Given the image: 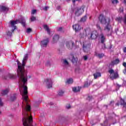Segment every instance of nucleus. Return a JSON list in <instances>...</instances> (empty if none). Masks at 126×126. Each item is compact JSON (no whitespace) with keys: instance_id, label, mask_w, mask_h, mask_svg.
Here are the masks:
<instances>
[{"instance_id":"473e14b6","label":"nucleus","mask_w":126,"mask_h":126,"mask_svg":"<svg viewBox=\"0 0 126 126\" xmlns=\"http://www.w3.org/2000/svg\"><path fill=\"white\" fill-rule=\"evenodd\" d=\"M123 22L125 24H126V14L124 16V17L123 18Z\"/></svg>"},{"instance_id":"9b49d317","label":"nucleus","mask_w":126,"mask_h":126,"mask_svg":"<svg viewBox=\"0 0 126 126\" xmlns=\"http://www.w3.org/2000/svg\"><path fill=\"white\" fill-rule=\"evenodd\" d=\"M16 78V75H13L12 74H8L7 76H5L4 77V79H15Z\"/></svg>"},{"instance_id":"b1692460","label":"nucleus","mask_w":126,"mask_h":126,"mask_svg":"<svg viewBox=\"0 0 126 126\" xmlns=\"http://www.w3.org/2000/svg\"><path fill=\"white\" fill-rule=\"evenodd\" d=\"M44 29L47 32L50 34V29L46 25L43 26Z\"/></svg>"},{"instance_id":"c9c22d12","label":"nucleus","mask_w":126,"mask_h":126,"mask_svg":"<svg viewBox=\"0 0 126 126\" xmlns=\"http://www.w3.org/2000/svg\"><path fill=\"white\" fill-rule=\"evenodd\" d=\"M96 28L98 30H100V31H101V27H100V26L99 25H96Z\"/></svg>"},{"instance_id":"79ce46f5","label":"nucleus","mask_w":126,"mask_h":126,"mask_svg":"<svg viewBox=\"0 0 126 126\" xmlns=\"http://www.w3.org/2000/svg\"><path fill=\"white\" fill-rule=\"evenodd\" d=\"M66 108L67 109H70V104L67 105L66 106Z\"/></svg>"},{"instance_id":"9d476101","label":"nucleus","mask_w":126,"mask_h":126,"mask_svg":"<svg viewBox=\"0 0 126 126\" xmlns=\"http://www.w3.org/2000/svg\"><path fill=\"white\" fill-rule=\"evenodd\" d=\"M66 46L68 49H71L74 45V42L72 41H66L65 42Z\"/></svg>"},{"instance_id":"bb28decb","label":"nucleus","mask_w":126,"mask_h":126,"mask_svg":"<svg viewBox=\"0 0 126 126\" xmlns=\"http://www.w3.org/2000/svg\"><path fill=\"white\" fill-rule=\"evenodd\" d=\"M87 19V16L85 15L84 17L81 19L80 21H81L82 22H85V21H86Z\"/></svg>"},{"instance_id":"49530a36","label":"nucleus","mask_w":126,"mask_h":126,"mask_svg":"<svg viewBox=\"0 0 126 126\" xmlns=\"http://www.w3.org/2000/svg\"><path fill=\"white\" fill-rule=\"evenodd\" d=\"M62 30H63V28L62 27H60V28H59L58 30V31H61Z\"/></svg>"},{"instance_id":"09e8293b","label":"nucleus","mask_w":126,"mask_h":126,"mask_svg":"<svg viewBox=\"0 0 126 126\" xmlns=\"http://www.w3.org/2000/svg\"><path fill=\"white\" fill-rule=\"evenodd\" d=\"M123 51H124V53H126V47L124 48Z\"/></svg>"},{"instance_id":"5fc2aeb1","label":"nucleus","mask_w":126,"mask_h":126,"mask_svg":"<svg viewBox=\"0 0 126 126\" xmlns=\"http://www.w3.org/2000/svg\"><path fill=\"white\" fill-rule=\"evenodd\" d=\"M61 8L60 6H58V9H60Z\"/></svg>"},{"instance_id":"f03ea898","label":"nucleus","mask_w":126,"mask_h":126,"mask_svg":"<svg viewBox=\"0 0 126 126\" xmlns=\"http://www.w3.org/2000/svg\"><path fill=\"white\" fill-rule=\"evenodd\" d=\"M98 19L101 24H105L106 25L104 31L109 32V34H108V35H111L113 31L112 29H111V25H110L111 19L109 18H104V15L100 14L98 17Z\"/></svg>"},{"instance_id":"a18cd8bd","label":"nucleus","mask_w":126,"mask_h":126,"mask_svg":"<svg viewBox=\"0 0 126 126\" xmlns=\"http://www.w3.org/2000/svg\"><path fill=\"white\" fill-rule=\"evenodd\" d=\"M123 85L124 86H126V81H123Z\"/></svg>"},{"instance_id":"72a5a7b5","label":"nucleus","mask_w":126,"mask_h":126,"mask_svg":"<svg viewBox=\"0 0 126 126\" xmlns=\"http://www.w3.org/2000/svg\"><path fill=\"white\" fill-rule=\"evenodd\" d=\"M37 12V10L33 9L32 11V14H35Z\"/></svg>"},{"instance_id":"37998d69","label":"nucleus","mask_w":126,"mask_h":126,"mask_svg":"<svg viewBox=\"0 0 126 126\" xmlns=\"http://www.w3.org/2000/svg\"><path fill=\"white\" fill-rule=\"evenodd\" d=\"M46 65H47V66H49V65H51V63H50V62H47Z\"/></svg>"},{"instance_id":"3c124183","label":"nucleus","mask_w":126,"mask_h":126,"mask_svg":"<svg viewBox=\"0 0 126 126\" xmlns=\"http://www.w3.org/2000/svg\"><path fill=\"white\" fill-rule=\"evenodd\" d=\"M124 3L126 5V0H124Z\"/></svg>"},{"instance_id":"f257e3e1","label":"nucleus","mask_w":126,"mask_h":126,"mask_svg":"<svg viewBox=\"0 0 126 126\" xmlns=\"http://www.w3.org/2000/svg\"><path fill=\"white\" fill-rule=\"evenodd\" d=\"M17 74L19 78V90L23 101L22 105L23 108V116H24L23 125L24 126H33L32 125L33 118L32 116H29V114L27 113V112H29L31 110V107L29 103L28 95H27V94L28 93V91H27V79L31 78L32 75H29L27 77V74L24 68L22 74L20 73V72H18V69Z\"/></svg>"},{"instance_id":"dca6fc26","label":"nucleus","mask_w":126,"mask_h":126,"mask_svg":"<svg viewBox=\"0 0 126 126\" xmlns=\"http://www.w3.org/2000/svg\"><path fill=\"white\" fill-rule=\"evenodd\" d=\"M0 9L1 11H3V12H6V11H8V7L5 6H0Z\"/></svg>"},{"instance_id":"a19ab883","label":"nucleus","mask_w":126,"mask_h":126,"mask_svg":"<svg viewBox=\"0 0 126 126\" xmlns=\"http://www.w3.org/2000/svg\"><path fill=\"white\" fill-rule=\"evenodd\" d=\"M123 66H124V67H125V68H126V62L123 63Z\"/></svg>"},{"instance_id":"aec40b11","label":"nucleus","mask_w":126,"mask_h":126,"mask_svg":"<svg viewBox=\"0 0 126 126\" xmlns=\"http://www.w3.org/2000/svg\"><path fill=\"white\" fill-rule=\"evenodd\" d=\"M64 94V91H63V90H60L58 92V96H63Z\"/></svg>"},{"instance_id":"58836bf2","label":"nucleus","mask_w":126,"mask_h":126,"mask_svg":"<svg viewBox=\"0 0 126 126\" xmlns=\"http://www.w3.org/2000/svg\"><path fill=\"white\" fill-rule=\"evenodd\" d=\"M83 59L85 61H87V59H88V57H87V56H85L83 57Z\"/></svg>"},{"instance_id":"423d86ee","label":"nucleus","mask_w":126,"mask_h":126,"mask_svg":"<svg viewBox=\"0 0 126 126\" xmlns=\"http://www.w3.org/2000/svg\"><path fill=\"white\" fill-rule=\"evenodd\" d=\"M108 72L110 74V77L111 79H117V78H119L118 72H115L114 70L110 69L108 70Z\"/></svg>"},{"instance_id":"de8ad7c7","label":"nucleus","mask_w":126,"mask_h":126,"mask_svg":"<svg viewBox=\"0 0 126 126\" xmlns=\"http://www.w3.org/2000/svg\"><path fill=\"white\" fill-rule=\"evenodd\" d=\"M124 74H126V68H125V70L123 71Z\"/></svg>"},{"instance_id":"f704fd0d","label":"nucleus","mask_w":126,"mask_h":126,"mask_svg":"<svg viewBox=\"0 0 126 126\" xmlns=\"http://www.w3.org/2000/svg\"><path fill=\"white\" fill-rule=\"evenodd\" d=\"M32 31V30L31 28H29L27 30V33H30Z\"/></svg>"},{"instance_id":"2f4dec72","label":"nucleus","mask_w":126,"mask_h":126,"mask_svg":"<svg viewBox=\"0 0 126 126\" xmlns=\"http://www.w3.org/2000/svg\"><path fill=\"white\" fill-rule=\"evenodd\" d=\"M112 3L116 4L119 3V1L118 0H112Z\"/></svg>"},{"instance_id":"4c0bfd02","label":"nucleus","mask_w":126,"mask_h":126,"mask_svg":"<svg viewBox=\"0 0 126 126\" xmlns=\"http://www.w3.org/2000/svg\"><path fill=\"white\" fill-rule=\"evenodd\" d=\"M7 35H8V36H11L12 35V33L10 32H8L7 33Z\"/></svg>"},{"instance_id":"864d4df0","label":"nucleus","mask_w":126,"mask_h":126,"mask_svg":"<svg viewBox=\"0 0 126 126\" xmlns=\"http://www.w3.org/2000/svg\"><path fill=\"white\" fill-rule=\"evenodd\" d=\"M105 125H106V122H104V124L103 125V126H105Z\"/></svg>"},{"instance_id":"f8f14e48","label":"nucleus","mask_w":126,"mask_h":126,"mask_svg":"<svg viewBox=\"0 0 126 126\" xmlns=\"http://www.w3.org/2000/svg\"><path fill=\"white\" fill-rule=\"evenodd\" d=\"M48 43H49V39H46L41 41L40 43V45L41 47H47V45H48Z\"/></svg>"},{"instance_id":"603ef678","label":"nucleus","mask_w":126,"mask_h":126,"mask_svg":"<svg viewBox=\"0 0 126 126\" xmlns=\"http://www.w3.org/2000/svg\"><path fill=\"white\" fill-rule=\"evenodd\" d=\"M50 105H54V103H53V102H50Z\"/></svg>"},{"instance_id":"ddd939ff","label":"nucleus","mask_w":126,"mask_h":126,"mask_svg":"<svg viewBox=\"0 0 126 126\" xmlns=\"http://www.w3.org/2000/svg\"><path fill=\"white\" fill-rule=\"evenodd\" d=\"M99 39L102 44L106 41V37L104 35V34L101 33L99 35Z\"/></svg>"},{"instance_id":"f3484780","label":"nucleus","mask_w":126,"mask_h":126,"mask_svg":"<svg viewBox=\"0 0 126 126\" xmlns=\"http://www.w3.org/2000/svg\"><path fill=\"white\" fill-rule=\"evenodd\" d=\"M73 29L76 32L79 31V30L81 29V28L80 27V26H79L78 24H77L73 26Z\"/></svg>"},{"instance_id":"20e7f679","label":"nucleus","mask_w":126,"mask_h":126,"mask_svg":"<svg viewBox=\"0 0 126 126\" xmlns=\"http://www.w3.org/2000/svg\"><path fill=\"white\" fill-rule=\"evenodd\" d=\"M25 19L24 17H22L21 18L20 20H16V21H10L9 23L10 24V27H13L14 29L12 30V32H14V30L16 29V26H14L15 24L18 23H21L23 26H25Z\"/></svg>"},{"instance_id":"6e6d98bb","label":"nucleus","mask_w":126,"mask_h":126,"mask_svg":"<svg viewBox=\"0 0 126 126\" xmlns=\"http://www.w3.org/2000/svg\"><path fill=\"white\" fill-rule=\"evenodd\" d=\"M70 0H66V1H69Z\"/></svg>"},{"instance_id":"393cba45","label":"nucleus","mask_w":126,"mask_h":126,"mask_svg":"<svg viewBox=\"0 0 126 126\" xmlns=\"http://www.w3.org/2000/svg\"><path fill=\"white\" fill-rule=\"evenodd\" d=\"M120 102H121V105H123V107H125V108H126V102H125V100H124V99L121 98L120 100Z\"/></svg>"},{"instance_id":"7ed1b4c3","label":"nucleus","mask_w":126,"mask_h":126,"mask_svg":"<svg viewBox=\"0 0 126 126\" xmlns=\"http://www.w3.org/2000/svg\"><path fill=\"white\" fill-rule=\"evenodd\" d=\"M28 59V55L26 54L23 58L22 64L19 62V61H17V64H18V71L20 72L21 74L23 73V70L24 69V66H25V63H26V62H27V60Z\"/></svg>"},{"instance_id":"4d7b16f0","label":"nucleus","mask_w":126,"mask_h":126,"mask_svg":"<svg viewBox=\"0 0 126 126\" xmlns=\"http://www.w3.org/2000/svg\"><path fill=\"white\" fill-rule=\"evenodd\" d=\"M117 105H118V106H119V104L117 103Z\"/></svg>"},{"instance_id":"e433bc0d","label":"nucleus","mask_w":126,"mask_h":126,"mask_svg":"<svg viewBox=\"0 0 126 126\" xmlns=\"http://www.w3.org/2000/svg\"><path fill=\"white\" fill-rule=\"evenodd\" d=\"M90 84H88V82H86L84 85V87H88L89 86Z\"/></svg>"},{"instance_id":"ea45409f","label":"nucleus","mask_w":126,"mask_h":126,"mask_svg":"<svg viewBox=\"0 0 126 126\" xmlns=\"http://www.w3.org/2000/svg\"><path fill=\"white\" fill-rule=\"evenodd\" d=\"M49 9V7L48 6H46L43 8V10H48Z\"/></svg>"},{"instance_id":"c03bdc74","label":"nucleus","mask_w":126,"mask_h":126,"mask_svg":"<svg viewBox=\"0 0 126 126\" xmlns=\"http://www.w3.org/2000/svg\"><path fill=\"white\" fill-rule=\"evenodd\" d=\"M3 103L1 101V98H0V106H2Z\"/></svg>"},{"instance_id":"4be33fe9","label":"nucleus","mask_w":126,"mask_h":126,"mask_svg":"<svg viewBox=\"0 0 126 126\" xmlns=\"http://www.w3.org/2000/svg\"><path fill=\"white\" fill-rule=\"evenodd\" d=\"M94 76L95 79H97V77H100L101 76V73L99 72H96L94 74Z\"/></svg>"},{"instance_id":"6e6552de","label":"nucleus","mask_w":126,"mask_h":126,"mask_svg":"<svg viewBox=\"0 0 126 126\" xmlns=\"http://www.w3.org/2000/svg\"><path fill=\"white\" fill-rule=\"evenodd\" d=\"M44 84H46L48 88H52L53 87V80L51 78H47L44 80Z\"/></svg>"},{"instance_id":"13d9d810","label":"nucleus","mask_w":126,"mask_h":126,"mask_svg":"<svg viewBox=\"0 0 126 126\" xmlns=\"http://www.w3.org/2000/svg\"><path fill=\"white\" fill-rule=\"evenodd\" d=\"M0 113H1V112H0Z\"/></svg>"},{"instance_id":"2eb2a0df","label":"nucleus","mask_w":126,"mask_h":126,"mask_svg":"<svg viewBox=\"0 0 126 126\" xmlns=\"http://www.w3.org/2000/svg\"><path fill=\"white\" fill-rule=\"evenodd\" d=\"M120 63V60L119 59H116L115 60L112 61L111 63L109 64V66H113L115 64H118Z\"/></svg>"},{"instance_id":"8fccbe9b","label":"nucleus","mask_w":126,"mask_h":126,"mask_svg":"<svg viewBox=\"0 0 126 126\" xmlns=\"http://www.w3.org/2000/svg\"><path fill=\"white\" fill-rule=\"evenodd\" d=\"M105 48H106V46L105 45V44H103V47H102V49H105Z\"/></svg>"},{"instance_id":"a211bd4d","label":"nucleus","mask_w":126,"mask_h":126,"mask_svg":"<svg viewBox=\"0 0 126 126\" xmlns=\"http://www.w3.org/2000/svg\"><path fill=\"white\" fill-rule=\"evenodd\" d=\"M8 92H9V89L7 88L4 90L2 91L1 93L2 95H6V94H7V93H8Z\"/></svg>"},{"instance_id":"5701e85b","label":"nucleus","mask_w":126,"mask_h":126,"mask_svg":"<svg viewBox=\"0 0 126 126\" xmlns=\"http://www.w3.org/2000/svg\"><path fill=\"white\" fill-rule=\"evenodd\" d=\"M72 91L73 92H79L80 91V88L79 87L73 88Z\"/></svg>"},{"instance_id":"39448f33","label":"nucleus","mask_w":126,"mask_h":126,"mask_svg":"<svg viewBox=\"0 0 126 126\" xmlns=\"http://www.w3.org/2000/svg\"><path fill=\"white\" fill-rule=\"evenodd\" d=\"M84 6L76 7L74 9L72 12H74L76 16H80V15H81V14L84 12Z\"/></svg>"},{"instance_id":"a878e982","label":"nucleus","mask_w":126,"mask_h":126,"mask_svg":"<svg viewBox=\"0 0 126 126\" xmlns=\"http://www.w3.org/2000/svg\"><path fill=\"white\" fill-rule=\"evenodd\" d=\"M16 99V94H14L10 97V101H14V100Z\"/></svg>"},{"instance_id":"c756f323","label":"nucleus","mask_w":126,"mask_h":126,"mask_svg":"<svg viewBox=\"0 0 126 126\" xmlns=\"http://www.w3.org/2000/svg\"><path fill=\"white\" fill-rule=\"evenodd\" d=\"M95 55L96 56V57H98V58H103V57L104 56V54L103 53L99 54H95Z\"/></svg>"},{"instance_id":"7c9ffc66","label":"nucleus","mask_w":126,"mask_h":126,"mask_svg":"<svg viewBox=\"0 0 126 126\" xmlns=\"http://www.w3.org/2000/svg\"><path fill=\"white\" fill-rule=\"evenodd\" d=\"M36 20V17H34L33 16H32L31 17V21H35Z\"/></svg>"},{"instance_id":"cd10ccee","label":"nucleus","mask_w":126,"mask_h":126,"mask_svg":"<svg viewBox=\"0 0 126 126\" xmlns=\"http://www.w3.org/2000/svg\"><path fill=\"white\" fill-rule=\"evenodd\" d=\"M71 62L73 63H76V62H77V58H75L73 56L72 57Z\"/></svg>"},{"instance_id":"1a4fd4ad","label":"nucleus","mask_w":126,"mask_h":126,"mask_svg":"<svg viewBox=\"0 0 126 126\" xmlns=\"http://www.w3.org/2000/svg\"><path fill=\"white\" fill-rule=\"evenodd\" d=\"M87 42H84L83 49L84 52H87L90 50V44H87Z\"/></svg>"},{"instance_id":"4468645a","label":"nucleus","mask_w":126,"mask_h":126,"mask_svg":"<svg viewBox=\"0 0 126 126\" xmlns=\"http://www.w3.org/2000/svg\"><path fill=\"white\" fill-rule=\"evenodd\" d=\"M59 39H60V35L58 34H55L53 37V41L52 43L55 44V43H57L58 41H59Z\"/></svg>"},{"instance_id":"0eeeda50","label":"nucleus","mask_w":126,"mask_h":126,"mask_svg":"<svg viewBox=\"0 0 126 126\" xmlns=\"http://www.w3.org/2000/svg\"><path fill=\"white\" fill-rule=\"evenodd\" d=\"M88 36L90 37V39H91L92 40H95V39H97V38H98L99 34L97 31H94L91 33V34H89Z\"/></svg>"},{"instance_id":"c85d7f7f","label":"nucleus","mask_w":126,"mask_h":126,"mask_svg":"<svg viewBox=\"0 0 126 126\" xmlns=\"http://www.w3.org/2000/svg\"><path fill=\"white\" fill-rule=\"evenodd\" d=\"M63 64H64V65H68V62H67V61L65 59H64L63 60Z\"/></svg>"},{"instance_id":"6ab92c4d","label":"nucleus","mask_w":126,"mask_h":126,"mask_svg":"<svg viewBox=\"0 0 126 126\" xmlns=\"http://www.w3.org/2000/svg\"><path fill=\"white\" fill-rule=\"evenodd\" d=\"M86 33H87V30H85L84 33L79 34V37H81V38H84V37H86V35H87Z\"/></svg>"},{"instance_id":"412c9836","label":"nucleus","mask_w":126,"mask_h":126,"mask_svg":"<svg viewBox=\"0 0 126 126\" xmlns=\"http://www.w3.org/2000/svg\"><path fill=\"white\" fill-rule=\"evenodd\" d=\"M66 83L67 84H71L72 83H73V79L70 78L67 79Z\"/></svg>"}]
</instances>
